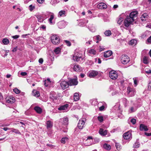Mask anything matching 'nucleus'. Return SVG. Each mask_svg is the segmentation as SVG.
<instances>
[{"mask_svg":"<svg viewBox=\"0 0 151 151\" xmlns=\"http://www.w3.org/2000/svg\"><path fill=\"white\" fill-rule=\"evenodd\" d=\"M138 14L137 11H134L131 12L129 16H127L124 22V25L128 27L134 20L137 18Z\"/></svg>","mask_w":151,"mask_h":151,"instance_id":"nucleus-1","label":"nucleus"},{"mask_svg":"<svg viewBox=\"0 0 151 151\" xmlns=\"http://www.w3.org/2000/svg\"><path fill=\"white\" fill-rule=\"evenodd\" d=\"M51 41L54 45H56L60 42V39L59 36L56 35H53L51 37Z\"/></svg>","mask_w":151,"mask_h":151,"instance_id":"nucleus-2","label":"nucleus"},{"mask_svg":"<svg viewBox=\"0 0 151 151\" xmlns=\"http://www.w3.org/2000/svg\"><path fill=\"white\" fill-rule=\"evenodd\" d=\"M121 62L123 64H126L130 61L129 57L126 55H123L121 57Z\"/></svg>","mask_w":151,"mask_h":151,"instance_id":"nucleus-3","label":"nucleus"},{"mask_svg":"<svg viewBox=\"0 0 151 151\" xmlns=\"http://www.w3.org/2000/svg\"><path fill=\"white\" fill-rule=\"evenodd\" d=\"M127 92L129 96H133L135 93V90L133 88L128 87L127 88Z\"/></svg>","mask_w":151,"mask_h":151,"instance_id":"nucleus-4","label":"nucleus"},{"mask_svg":"<svg viewBox=\"0 0 151 151\" xmlns=\"http://www.w3.org/2000/svg\"><path fill=\"white\" fill-rule=\"evenodd\" d=\"M109 76L113 80H115L118 77V75L117 72L114 70H112L109 73Z\"/></svg>","mask_w":151,"mask_h":151,"instance_id":"nucleus-5","label":"nucleus"},{"mask_svg":"<svg viewBox=\"0 0 151 151\" xmlns=\"http://www.w3.org/2000/svg\"><path fill=\"white\" fill-rule=\"evenodd\" d=\"M73 59L77 61L80 60L81 59L82 60L81 54L78 53H75L73 57Z\"/></svg>","mask_w":151,"mask_h":151,"instance_id":"nucleus-6","label":"nucleus"},{"mask_svg":"<svg viewBox=\"0 0 151 151\" xmlns=\"http://www.w3.org/2000/svg\"><path fill=\"white\" fill-rule=\"evenodd\" d=\"M86 120L85 119L79 120L78 124V127L79 129H82L83 127Z\"/></svg>","mask_w":151,"mask_h":151,"instance_id":"nucleus-7","label":"nucleus"},{"mask_svg":"<svg viewBox=\"0 0 151 151\" xmlns=\"http://www.w3.org/2000/svg\"><path fill=\"white\" fill-rule=\"evenodd\" d=\"M61 87L62 89H65L67 88L69 85L68 82H66L65 81H62L60 84Z\"/></svg>","mask_w":151,"mask_h":151,"instance_id":"nucleus-8","label":"nucleus"},{"mask_svg":"<svg viewBox=\"0 0 151 151\" xmlns=\"http://www.w3.org/2000/svg\"><path fill=\"white\" fill-rule=\"evenodd\" d=\"M6 100L7 103H13L15 101V98L12 96H8L6 98Z\"/></svg>","mask_w":151,"mask_h":151,"instance_id":"nucleus-9","label":"nucleus"},{"mask_svg":"<svg viewBox=\"0 0 151 151\" xmlns=\"http://www.w3.org/2000/svg\"><path fill=\"white\" fill-rule=\"evenodd\" d=\"M98 74V72L95 70H92L89 72L88 75V76L90 78H93L96 76Z\"/></svg>","mask_w":151,"mask_h":151,"instance_id":"nucleus-10","label":"nucleus"},{"mask_svg":"<svg viewBox=\"0 0 151 151\" xmlns=\"http://www.w3.org/2000/svg\"><path fill=\"white\" fill-rule=\"evenodd\" d=\"M50 98L52 99L53 101L57 99L58 96L56 93L54 92H52L50 95Z\"/></svg>","mask_w":151,"mask_h":151,"instance_id":"nucleus-11","label":"nucleus"},{"mask_svg":"<svg viewBox=\"0 0 151 151\" xmlns=\"http://www.w3.org/2000/svg\"><path fill=\"white\" fill-rule=\"evenodd\" d=\"M68 83L70 86L76 85L78 84V82L76 79H72L69 80Z\"/></svg>","mask_w":151,"mask_h":151,"instance_id":"nucleus-12","label":"nucleus"},{"mask_svg":"<svg viewBox=\"0 0 151 151\" xmlns=\"http://www.w3.org/2000/svg\"><path fill=\"white\" fill-rule=\"evenodd\" d=\"M97 7L99 9H106L107 7V6L105 3L101 2L98 4Z\"/></svg>","mask_w":151,"mask_h":151,"instance_id":"nucleus-13","label":"nucleus"},{"mask_svg":"<svg viewBox=\"0 0 151 151\" xmlns=\"http://www.w3.org/2000/svg\"><path fill=\"white\" fill-rule=\"evenodd\" d=\"M93 138L92 137H88L87 139L86 140V141L87 143H86V145L87 146H90L93 144Z\"/></svg>","mask_w":151,"mask_h":151,"instance_id":"nucleus-14","label":"nucleus"},{"mask_svg":"<svg viewBox=\"0 0 151 151\" xmlns=\"http://www.w3.org/2000/svg\"><path fill=\"white\" fill-rule=\"evenodd\" d=\"M66 25V22L63 21L60 22L58 23V27L60 29L64 28Z\"/></svg>","mask_w":151,"mask_h":151,"instance_id":"nucleus-15","label":"nucleus"},{"mask_svg":"<svg viewBox=\"0 0 151 151\" xmlns=\"http://www.w3.org/2000/svg\"><path fill=\"white\" fill-rule=\"evenodd\" d=\"M131 134L130 132L125 133L123 134V137L125 139H128L131 138Z\"/></svg>","mask_w":151,"mask_h":151,"instance_id":"nucleus-16","label":"nucleus"},{"mask_svg":"<svg viewBox=\"0 0 151 151\" xmlns=\"http://www.w3.org/2000/svg\"><path fill=\"white\" fill-rule=\"evenodd\" d=\"M47 13L50 16V18L48 19V21L50 24H52V20L54 18V15L52 13L48 12Z\"/></svg>","mask_w":151,"mask_h":151,"instance_id":"nucleus-17","label":"nucleus"},{"mask_svg":"<svg viewBox=\"0 0 151 151\" xmlns=\"http://www.w3.org/2000/svg\"><path fill=\"white\" fill-rule=\"evenodd\" d=\"M139 129L141 131H147L148 130L147 126L143 124H140Z\"/></svg>","mask_w":151,"mask_h":151,"instance_id":"nucleus-18","label":"nucleus"},{"mask_svg":"<svg viewBox=\"0 0 151 151\" xmlns=\"http://www.w3.org/2000/svg\"><path fill=\"white\" fill-rule=\"evenodd\" d=\"M112 54V52L110 50H108L104 52V56L105 58H108L111 56Z\"/></svg>","mask_w":151,"mask_h":151,"instance_id":"nucleus-19","label":"nucleus"},{"mask_svg":"<svg viewBox=\"0 0 151 151\" xmlns=\"http://www.w3.org/2000/svg\"><path fill=\"white\" fill-rule=\"evenodd\" d=\"M148 16L147 13H145L142 14L141 17V19L142 21L146 20L148 18Z\"/></svg>","mask_w":151,"mask_h":151,"instance_id":"nucleus-20","label":"nucleus"},{"mask_svg":"<svg viewBox=\"0 0 151 151\" xmlns=\"http://www.w3.org/2000/svg\"><path fill=\"white\" fill-rule=\"evenodd\" d=\"M107 131L106 130H104L102 129H100L99 132L101 135L105 136L107 134Z\"/></svg>","mask_w":151,"mask_h":151,"instance_id":"nucleus-21","label":"nucleus"},{"mask_svg":"<svg viewBox=\"0 0 151 151\" xmlns=\"http://www.w3.org/2000/svg\"><path fill=\"white\" fill-rule=\"evenodd\" d=\"M66 12L64 10H61L59 12L58 16L59 17L66 16Z\"/></svg>","mask_w":151,"mask_h":151,"instance_id":"nucleus-22","label":"nucleus"},{"mask_svg":"<svg viewBox=\"0 0 151 151\" xmlns=\"http://www.w3.org/2000/svg\"><path fill=\"white\" fill-rule=\"evenodd\" d=\"M74 70L76 71H80L82 69L80 68L79 65L75 64L74 66Z\"/></svg>","mask_w":151,"mask_h":151,"instance_id":"nucleus-23","label":"nucleus"},{"mask_svg":"<svg viewBox=\"0 0 151 151\" xmlns=\"http://www.w3.org/2000/svg\"><path fill=\"white\" fill-rule=\"evenodd\" d=\"M68 104H66L62 106L58 109L59 110H65L67 109V108L68 107Z\"/></svg>","mask_w":151,"mask_h":151,"instance_id":"nucleus-24","label":"nucleus"},{"mask_svg":"<svg viewBox=\"0 0 151 151\" xmlns=\"http://www.w3.org/2000/svg\"><path fill=\"white\" fill-rule=\"evenodd\" d=\"M34 109L38 114L41 113L42 111L41 108L38 106H35L34 108Z\"/></svg>","mask_w":151,"mask_h":151,"instance_id":"nucleus-25","label":"nucleus"},{"mask_svg":"<svg viewBox=\"0 0 151 151\" xmlns=\"http://www.w3.org/2000/svg\"><path fill=\"white\" fill-rule=\"evenodd\" d=\"M33 95L36 97H38L40 96V93L39 91L34 90L32 91Z\"/></svg>","mask_w":151,"mask_h":151,"instance_id":"nucleus-26","label":"nucleus"},{"mask_svg":"<svg viewBox=\"0 0 151 151\" xmlns=\"http://www.w3.org/2000/svg\"><path fill=\"white\" fill-rule=\"evenodd\" d=\"M46 124L47 128H51L53 126V123L50 120L47 121V122Z\"/></svg>","mask_w":151,"mask_h":151,"instance_id":"nucleus-27","label":"nucleus"},{"mask_svg":"<svg viewBox=\"0 0 151 151\" xmlns=\"http://www.w3.org/2000/svg\"><path fill=\"white\" fill-rule=\"evenodd\" d=\"M103 147L106 150H109L111 149V146L110 145L105 143L103 145Z\"/></svg>","mask_w":151,"mask_h":151,"instance_id":"nucleus-28","label":"nucleus"},{"mask_svg":"<svg viewBox=\"0 0 151 151\" xmlns=\"http://www.w3.org/2000/svg\"><path fill=\"white\" fill-rule=\"evenodd\" d=\"M68 118L64 117L63 119V124L64 125H67L68 124Z\"/></svg>","mask_w":151,"mask_h":151,"instance_id":"nucleus-29","label":"nucleus"},{"mask_svg":"<svg viewBox=\"0 0 151 151\" xmlns=\"http://www.w3.org/2000/svg\"><path fill=\"white\" fill-rule=\"evenodd\" d=\"M44 82V84L45 86H47L51 82L49 78H47V80H45Z\"/></svg>","mask_w":151,"mask_h":151,"instance_id":"nucleus-30","label":"nucleus"},{"mask_svg":"<svg viewBox=\"0 0 151 151\" xmlns=\"http://www.w3.org/2000/svg\"><path fill=\"white\" fill-rule=\"evenodd\" d=\"M61 50V48L60 47H58L55 48L54 50V52L56 54H59L60 53Z\"/></svg>","mask_w":151,"mask_h":151,"instance_id":"nucleus-31","label":"nucleus"},{"mask_svg":"<svg viewBox=\"0 0 151 151\" xmlns=\"http://www.w3.org/2000/svg\"><path fill=\"white\" fill-rule=\"evenodd\" d=\"M79 99V94L77 93H75L74 96V99L75 101H77Z\"/></svg>","mask_w":151,"mask_h":151,"instance_id":"nucleus-32","label":"nucleus"},{"mask_svg":"<svg viewBox=\"0 0 151 151\" xmlns=\"http://www.w3.org/2000/svg\"><path fill=\"white\" fill-rule=\"evenodd\" d=\"M11 129H12L11 131L12 132H14L17 134H21V133L18 129L13 128H11Z\"/></svg>","mask_w":151,"mask_h":151,"instance_id":"nucleus-33","label":"nucleus"},{"mask_svg":"<svg viewBox=\"0 0 151 151\" xmlns=\"http://www.w3.org/2000/svg\"><path fill=\"white\" fill-rule=\"evenodd\" d=\"M68 140V138L67 137H63L61 139V142L62 143L65 144L66 142Z\"/></svg>","mask_w":151,"mask_h":151,"instance_id":"nucleus-34","label":"nucleus"},{"mask_svg":"<svg viewBox=\"0 0 151 151\" xmlns=\"http://www.w3.org/2000/svg\"><path fill=\"white\" fill-rule=\"evenodd\" d=\"M4 45H7L9 42V40L7 38L4 39L2 41Z\"/></svg>","mask_w":151,"mask_h":151,"instance_id":"nucleus-35","label":"nucleus"},{"mask_svg":"<svg viewBox=\"0 0 151 151\" xmlns=\"http://www.w3.org/2000/svg\"><path fill=\"white\" fill-rule=\"evenodd\" d=\"M137 43V41L135 40H132L129 42V44L131 45H134Z\"/></svg>","mask_w":151,"mask_h":151,"instance_id":"nucleus-36","label":"nucleus"},{"mask_svg":"<svg viewBox=\"0 0 151 151\" xmlns=\"http://www.w3.org/2000/svg\"><path fill=\"white\" fill-rule=\"evenodd\" d=\"M94 38H96L97 40L96 42V43H98L99 41L101 40V38L100 36L99 35H98L95 36L94 37Z\"/></svg>","mask_w":151,"mask_h":151,"instance_id":"nucleus-37","label":"nucleus"},{"mask_svg":"<svg viewBox=\"0 0 151 151\" xmlns=\"http://www.w3.org/2000/svg\"><path fill=\"white\" fill-rule=\"evenodd\" d=\"M37 18L39 22H42L44 20L43 17L40 16H37Z\"/></svg>","mask_w":151,"mask_h":151,"instance_id":"nucleus-38","label":"nucleus"},{"mask_svg":"<svg viewBox=\"0 0 151 151\" xmlns=\"http://www.w3.org/2000/svg\"><path fill=\"white\" fill-rule=\"evenodd\" d=\"M88 53L94 55L96 53V51L94 49H91L89 51Z\"/></svg>","mask_w":151,"mask_h":151,"instance_id":"nucleus-39","label":"nucleus"},{"mask_svg":"<svg viewBox=\"0 0 151 151\" xmlns=\"http://www.w3.org/2000/svg\"><path fill=\"white\" fill-rule=\"evenodd\" d=\"M123 21V18L122 17H120L117 21V23L121 25Z\"/></svg>","mask_w":151,"mask_h":151,"instance_id":"nucleus-40","label":"nucleus"},{"mask_svg":"<svg viewBox=\"0 0 151 151\" xmlns=\"http://www.w3.org/2000/svg\"><path fill=\"white\" fill-rule=\"evenodd\" d=\"M140 143L139 142H136L133 145V147L134 148H138L139 147Z\"/></svg>","mask_w":151,"mask_h":151,"instance_id":"nucleus-41","label":"nucleus"},{"mask_svg":"<svg viewBox=\"0 0 151 151\" xmlns=\"http://www.w3.org/2000/svg\"><path fill=\"white\" fill-rule=\"evenodd\" d=\"M105 35L106 36H109L111 34V32L110 30L106 31L104 32Z\"/></svg>","mask_w":151,"mask_h":151,"instance_id":"nucleus-42","label":"nucleus"},{"mask_svg":"<svg viewBox=\"0 0 151 151\" xmlns=\"http://www.w3.org/2000/svg\"><path fill=\"white\" fill-rule=\"evenodd\" d=\"M98 120L100 122H102L104 120V118L102 116H99L98 117Z\"/></svg>","mask_w":151,"mask_h":151,"instance_id":"nucleus-43","label":"nucleus"},{"mask_svg":"<svg viewBox=\"0 0 151 151\" xmlns=\"http://www.w3.org/2000/svg\"><path fill=\"white\" fill-rule=\"evenodd\" d=\"M143 62L145 64H147L148 63L147 58L145 56H144L143 58Z\"/></svg>","mask_w":151,"mask_h":151,"instance_id":"nucleus-44","label":"nucleus"},{"mask_svg":"<svg viewBox=\"0 0 151 151\" xmlns=\"http://www.w3.org/2000/svg\"><path fill=\"white\" fill-rule=\"evenodd\" d=\"M88 28L89 30L92 32H94L95 31L96 29L95 27L93 26L92 27H89Z\"/></svg>","mask_w":151,"mask_h":151,"instance_id":"nucleus-45","label":"nucleus"},{"mask_svg":"<svg viewBox=\"0 0 151 151\" xmlns=\"http://www.w3.org/2000/svg\"><path fill=\"white\" fill-rule=\"evenodd\" d=\"M115 146L116 147V149L118 150H120L121 149V146L118 143H116L115 144Z\"/></svg>","mask_w":151,"mask_h":151,"instance_id":"nucleus-46","label":"nucleus"},{"mask_svg":"<svg viewBox=\"0 0 151 151\" xmlns=\"http://www.w3.org/2000/svg\"><path fill=\"white\" fill-rule=\"evenodd\" d=\"M14 91L16 94H19L20 93V91L17 88L13 89Z\"/></svg>","mask_w":151,"mask_h":151,"instance_id":"nucleus-47","label":"nucleus"},{"mask_svg":"<svg viewBox=\"0 0 151 151\" xmlns=\"http://www.w3.org/2000/svg\"><path fill=\"white\" fill-rule=\"evenodd\" d=\"M35 8L34 6L31 5L29 6V9L30 11H32Z\"/></svg>","mask_w":151,"mask_h":151,"instance_id":"nucleus-48","label":"nucleus"},{"mask_svg":"<svg viewBox=\"0 0 151 151\" xmlns=\"http://www.w3.org/2000/svg\"><path fill=\"white\" fill-rule=\"evenodd\" d=\"M145 73L147 74H149L151 73V70L150 69H145Z\"/></svg>","mask_w":151,"mask_h":151,"instance_id":"nucleus-49","label":"nucleus"},{"mask_svg":"<svg viewBox=\"0 0 151 151\" xmlns=\"http://www.w3.org/2000/svg\"><path fill=\"white\" fill-rule=\"evenodd\" d=\"M65 42L66 43L67 46H71V43L69 41L67 40H65Z\"/></svg>","mask_w":151,"mask_h":151,"instance_id":"nucleus-50","label":"nucleus"},{"mask_svg":"<svg viewBox=\"0 0 151 151\" xmlns=\"http://www.w3.org/2000/svg\"><path fill=\"white\" fill-rule=\"evenodd\" d=\"M133 79L134 80V84L135 85V86H136L137 84V80L135 78H133Z\"/></svg>","mask_w":151,"mask_h":151,"instance_id":"nucleus-51","label":"nucleus"},{"mask_svg":"<svg viewBox=\"0 0 151 151\" xmlns=\"http://www.w3.org/2000/svg\"><path fill=\"white\" fill-rule=\"evenodd\" d=\"M148 90L149 91H151V81H150L148 84Z\"/></svg>","mask_w":151,"mask_h":151,"instance_id":"nucleus-52","label":"nucleus"},{"mask_svg":"<svg viewBox=\"0 0 151 151\" xmlns=\"http://www.w3.org/2000/svg\"><path fill=\"white\" fill-rule=\"evenodd\" d=\"M131 122L133 124H134L136 123V120L134 119L133 118L131 120Z\"/></svg>","mask_w":151,"mask_h":151,"instance_id":"nucleus-53","label":"nucleus"},{"mask_svg":"<svg viewBox=\"0 0 151 151\" xmlns=\"http://www.w3.org/2000/svg\"><path fill=\"white\" fill-rule=\"evenodd\" d=\"M91 104L92 105H95L97 104V102L96 100H94L92 101Z\"/></svg>","mask_w":151,"mask_h":151,"instance_id":"nucleus-54","label":"nucleus"},{"mask_svg":"<svg viewBox=\"0 0 151 151\" xmlns=\"http://www.w3.org/2000/svg\"><path fill=\"white\" fill-rule=\"evenodd\" d=\"M104 108V106H101L99 108V110L100 111H103Z\"/></svg>","mask_w":151,"mask_h":151,"instance_id":"nucleus-55","label":"nucleus"},{"mask_svg":"<svg viewBox=\"0 0 151 151\" xmlns=\"http://www.w3.org/2000/svg\"><path fill=\"white\" fill-rule=\"evenodd\" d=\"M37 1L40 4L43 3L44 1V0H37Z\"/></svg>","mask_w":151,"mask_h":151,"instance_id":"nucleus-56","label":"nucleus"},{"mask_svg":"<svg viewBox=\"0 0 151 151\" xmlns=\"http://www.w3.org/2000/svg\"><path fill=\"white\" fill-rule=\"evenodd\" d=\"M19 36L18 35H16L15 36H13L12 37L14 39H17L19 38Z\"/></svg>","mask_w":151,"mask_h":151,"instance_id":"nucleus-57","label":"nucleus"},{"mask_svg":"<svg viewBox=\"0 0 151 151\" xmlns=\"http://www.w3.org/2000/svg\"><path fill=\"white\" fill-rule=\"evenodd\" d=\"M21 74L22 76H25L27 75V73L26 72H22L21 73Z\"/></svg>","mask_w":151,"mask_h":151,"instance_id":"nucleus-58","label":"nucleus"},{"mask_svg":"<svg viewBox=\"0 0 151 151\" xmlns=\"http://www.w3.org/2000/svg\"><path fill=\"white\" fill-rule=\"evenodd\" d=\"M145 135L147 136H151V132L150 133H148L147 132H145Z\"/></svg>","mask_w":151,"mask_h":151,"instance_id":"nucleus-59","label":"nucleus"},{"mask_svg":"<svg viewBox=\"0 0 151 151\" xmlns=\"http://www.w3.org/2000/svg\"><path fill=\"white\" fill-rule=\"evenodd\" d=\"M3 129L5 131H6L8 130H10L11 128H8V127H4L3 128Z\"/></svg>","mask_w":151,"mask_h":151,"instance_id":"nucleus-60","label":"nucleus"},{"mask_svg":"<svg viewBox=\"0 0 151 151\" xmlns=\"http://www.w3.org/2000/svg\"><path fill=\"white\" fill-rule=\"evenodd\" d=\"M43 61V60L42 58H40V59H39V63L41 64H42V63Z\"/></svg>","mask_w":151,"mask_h":151,"instance_id":"nucleus-61","label":"nucleus"},{"mask_svg":"<svg viewBox=\"0 0 151 151\" xmlns=\"http://www.w3.org/2000/svg\"><path fill=\"white\" fill-rule=\"evenodd\" d=\"M17 47H14L13 48V50H12V51L13 52H14L16 51L17 50Z\"/></svg>","mask_w":151,"mask_h":151,"instance_id":"nucleus-62","label":"nucleus"},{"mask_svg":"<svg viewBox=\"0 0 151 151\" xmlns=\"http://www.w3.org/2000/svg\"><path fill=\"white\" fill-rule=\"evenodd\" d=\"M40 28L44 29H45L46 27L44 25H41Z\"/></svg>","mask_w":151,"mask_h":151,"instance_id":"nucleus-63","label":"nucleus"},{"mask_svg":"<svg viewBox=\"0 0 151 151\" xmlns=\"http://www.w3.org/2000/svg\"><path fill=\"white\" fill-rule=\"evenodd\" d=\"M147 41L151 43V36L148 39Z\"/></svg>","mask_w":151,"mask_h":151,"instance_id":"nucleus-64","label":"nucleus"}]
</instances>
